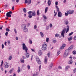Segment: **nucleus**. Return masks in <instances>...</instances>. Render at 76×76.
I'll return each mask as SVG.
<instances>
[{
	"mask_svg": "<svg viewBox=\"0 0 76 76\" xmlns=\"http://www.w3.org/2000/svg\"><path fill=\"white\" fill-rule=\"evenodd\" d=\"M23 50H25L26 51V57H27V58L29 57V53H27V52H28V48L27 47H26V45L25 43L23 44Z\"/></svg>",
	"mask_w": 76,
	"mask_h": 76,
	"instance_id": "f257e3e1",
	"label": "nucleus"
},
{
	"mask_svg": "<svg viewBox=\"0 0 76 76\" xmlns=\"http://www.w3.org/2000/svg\"><path fill=\"white\" fill-rule=\"evenodd\" d=\"M47 48V44H44L42 45V50H45Z\"/></svg>",
	"mask_w": 76,
	"mask_h": 76,
	"instance_id": "f03ea898",
	"label": "nucleus"
},
{
	"mask_svg": "<svg viewBox=\"0 0 76 76\" xmlns=\"http://www.w3.org/2000/svg\"><path fill=\"white\" fill-rule=\"evenodd\" d=\"M36 60L38 64H41V61L40 60V59L39 58V57L38 56L36 57Z\"/></svg>",
	"mask_w": 76,
	"mask_h": 76,
	"instance_id": "7ed1b4c3",
	"label": "nucleus"
},
{
	"mask_svg": "<svg viewBox=\"0 0 76 76\" xmlns=\"http://www.w3.org/2000/svg\"><path fill=\"white\" fill-rule=\"evenodd\" d=\"M66 31V28H64L62 31L61 35L62 37H63V38L64 37V34H65Z\"/></svg>",
	"mask_w": 76,
	"mask_h": 76,
	"instance_id": "20e7f679",
	"label": "nucleus"
},
{
	"mask_svg": "<svg viewBox=\"0 0 76 76\" xmlns=\"http://www.w3.org/2000/svg\"><path fill=\"white\" fill-rule=\"evenodd\" d=\"M10 65H9V64L7 63V62H5L4 64V67L5 69H7L9 67Z\"/></svg>",
	"mask_w": 76,
	"mask_h": 76,
	"instance_id": "39448f33",
	"label": "nucleus"
},
{
	"mask_svg": "<svg viewBox=\"0 0 76 76\" xmlns=\"http://www.w3.org/2000/svg\"><path fill=\"white\" fill-rule=\"evenodd\" d=\"M67 13H68L69 15H71L72 14H73L74 12V11L72 10H69L67 11H66Z\"/></svg>",
	"mask_w": 76,
	"mask_h": 76,
	"instance_id": "423d86ee",
	"label": "nucleus"
},
{
	"mask_svg": "<svg viewBox=\"0 0 76 76\" xmlns=\"http://www.w3.org/2000/svg\"><path fill=\"white\" fill-rule=\"evenodd\" d=\"M25 3H28V4H30L31 3V0H28V1L27 0H25Z\"/></svg>",
	"mask_w": 76,
	"mask_h": 76,
	"instance_id": "0eeeda50",
	"label": "nucleus"
},
{
	"mask_svg": "<svg viewBox=\"0 0 76 76\" xmlns=\"http://www.w3.org/2000/svg\"><path fill=\"white\" fill-rule=\"evenodd\" d=\"M58 17H59V18H61V16H62V13H61V12H58Z\"/></svg>",
	"mask_w": 76,
	"mask_h": 76,
	"instance_id": "6e6552de",
	"label": "nucleus"
},
{
	"mask_svg": "<svg viewBox=\"0 0 76 76\" xmlns=\"http://www.w3.org/2000/svg\"><path fill=\"white\" fill-rule=\"evenodd\" d=\"M38 54L39 56H42V52L41 51V50H39Z\"/></svg>",
	"mask_w": 76,
	"mask_h": 76,
	"instance_id": "1a4fd4ad",
	"label": "nucleus"
},
{
	"mask_svg": "<svg viewBox=\"0 0 76 76\" xmlns=\"http://www.w3.org/2000/svg\"><path fill=\"white\" fill-rule=\"evenodd\" d=\"M65 54H66L67 56H68L69 53V49L66 50L65 52Z\"/></svg>",
	"mask_w": 76,
	"mask_h": 76,
	"instance_id": "9d476101",
	"label": "nucleus"
},
{
	"mask_svg": "<svg viewBox=\"0 0 76 76\" xmlns=\"http://www.w3.org/2000/svg\"><path fill=\"white\" fill-rule=\"evenodd\" d=\"M48 60V58H47V57H45V60L44 61L45 62V64H47V60Z\"/></svg>",
	"mask_w": 76,
	"mask_h": 76,
	"instance_id": "9b49d317",
	"label": "nucleus"
},
{
	"mask_svg": "<svg viewBox=\"0 0 76 76\" xmlns=\"http://www.w3.org/2000/svg\"><path fill=\"white\" fill-rule=\"evenodd\" d=\"M32 16H35L36 15V13H35V11H33L31 12Z\"/></svg>",
	"mask_w": 76,
	"mask_h": 76,
	"instance_id": "f8f14e48",
	"label": "nucleus"
},
{
	"mask_svg": "<svg viewBox=\"0 0 76 76\" xmlns=\"http://www.w3.org/2000/svg\"><path fill=\"white\" fill-rule=\"evenodd\" d=\"M65 47H66V44H63L62 46L60 47V49L61 50H63V48H64Z\"/></svg>",
	"mask_w": 76,
	"mask_h": 76,
	"instance_id": "ddd939ff",
	"label": "nucleus"
},
{
	"mask_svg": "<svg viewBox=\"0 0 76 76\" xmlns=\"http://www.w3.org/2000/svg\"><path fill=\"white\" fill-rule=\"evenodd\" d=\"M66 27L67 28L66 33H67L69 31V26L68 25Z\"/></svg>",
	"mask_w": 76,
	"mask_h": 76,
	"instance_id": "4468645a",
	"label": "nucleus"
},
{
	"mask_svg": "<svg viewBox=\"0 0 76 76\" xmlns=\"http://www.w3.org/2000/svg\"><path fill=\"white\" fill-rule=\"evenodd\" d=\"M73 45H71L70 47L68 48L69 50H72V49H73Z\"/></svg>",
	"mask_w": 76,
	"mask_h": 76,
	"instance_id": "2eb2a0df",
	"label": "nucleus"
},
{
	"mask_svg": "<svg viewBox=\"0 0 76 76\" xmlns=\"http://www.w3.org/2000/svg\"><path fill=\"white\" fill-rule=\"evenodd\" d=\"M23 31L24 32H28V28H24V29L23 30Z\"/></svg>",
	"mask_w": 76,
	"mask_h": 76,
	"instance_id": "dca6fc26",
	"label": "nucleus"
},
{
	"mask_svg": "<svg viewBox=\"0 0 76 76\" xmlns=\"http://www.w3.org/2000/svg\"><path fill=\"white\" fill-rule=\"evenodd\" d=\"M20 61L22 63H25V61H24V59H22V58H21L20 59Z\"/></svg>",
	"mask_w": 76,
	"mask_h": 76,
	"instance_id": "f3484780",
	"label": "nucleus"
},
{
	"mask_svg": "<svg viewBox=\"0 0 76 76\" xmlns=\"http://www.w3.org/2000/svg\"><path fill=\"white\" fill-rule=\"evenodd\" d=\"M6 16L7 17H11V15L9 14V13L7 12L6 14Z\"/></svg>",
	"mask_w": 76,
	"mask_h": 76,
	"instance_id": "a211bd4d",
	"label": "nucleus"
},
{
	"mask_svg": "<svg viewBox=\"0 0 76 76\" xmlns=\"http://www.w3.org/2000/svg\"><path fill=\"white\" fill-rule=\"evenodd\" d=\"M14 70V68L11 69H10V72H9L10 73V74L12 73L13 72Z\"/></svg>",
	"mask_w": 76,
	"mask_h": 76,
	"instance_id": "6ab92c4d",
	"label": "nucleus"
},
{
	"mask_svg": "<svg viewBox=\"0 0 76 76\" xmlns=\"http://www.w3.org/2000/svg\"><path fill=\"white\" fill-rule=\"evenodd\" d=\"M73 39V37H70L68 38V40L69 41H71Z\"/></svg>",
	"mask_w": 76,
	"mask_h": 76,
	"instance_id": "aec40b11",
	"label": "nucleus"
},
{
	"mask_svg": "<svg viewBox=\"0 0 76 76\" xmlns=\"http://www.w3.org/2000/svg\"><path fill=\"white\" fill-rule=\"evenodd\" d=\"M51 1H48V4L49 6L51 5Z\"/></svg>",
	"mask_w": 76,
	"mask_h": 76,
	"instance_id": "412c9836",
	"label": "nucleus"
},
{
	"mask_svg": "<svg viewBox=\"0 0 76 76\" xmlns=\"http://www.w3.org/2000/svg\"><path fill=\"white\" fill-rule=\"evenodd\" d=\"M66 22L64 23L65 24V25H68L69 24V21H68V20H66Z\"/></svg>",
	"mask_w": 76,
	"mask_h": 76,
	"instance_id": "4be33fe9",
	"label": "nucleus"
},
{
	"mask_svg": "<svg viewBox=\"0 0 76 76\" xmlns=\"http://www.w3.org/2000/svg\"><path fill=\"white\" fill-rule=\"evenodd\" d=\"M48 7H46L45 10V13H46L47 11H48Z\"/></svg>",
	"mask_w": 76,
	"mask_h": 76,
	"instance_id": "5701e85b",
	"label": "nucleus"
},
{
	"mask_svg": "<svg viewBox=\"0 0 76 76\" xmlns=\"http://www.w3.org/2000/svg\"><path fill=\"white\" fill-rule=\"evenodd\" d=\"M52 67H53V64H51L49 67V69H51V68H52Z\"/></svg>",
	"mask_w": 76,
	"mask_h": 76,
	"instance_id": "b1692460",
	"label": "nucleus"
},
{
	"mask_svg": "<svg viewBox=\"0 0 76 76\" xmlns=\"http://www.w3.org/2000/svg\"><path fill=\"white\" fill-rule=\"evenodd\" d=\"M20 67H18V70L17 71L18 73H19L20 72Z\"/></svg>",
	"mask_w": 76,
	"mask_h": 76,
	"instance_id": "393cba45",
	"label": "nucleus"
},
{
	"mask_svg": "<svg viewBox=\"0 0 76 76\" xmlns=\"http://www.w3.org/2000/svg\"><path fill=\"white\" fill-rule=\"evenodd\" d=\"M72 63H73V61L72 60H70L69 62V64H72Z\"/></svg>",
	"mask_w": 76,
	"mask_h": 76,
	"instance_id": "a878e982",
	"label": "nucleus"
},
{
	"mask_svg": "<svg viewBox=\"0 0 76 76\" xmlns=\"http://www.w3.org/2000/svg\"><path fill=\"white\" fill-rule=\"evenodd\" d=\"M40 34L42 37H44V34L42 32H40Z\"/></svg>",
	"mask_w": 76,
	"mask_h": 76,
	"instance_id": "bb28decb",
	"label": "nucleus"
},
{
	"mask_svg": "<svg viewBox=\"0 0 76 76\" xmlns=\"http://www.w3.org/2000/svg\"><path fill=\"white\" fill-rule=\"evenodd\" d=\"M39 10H38L37 11V15H38V16H39Z\"/></svg>",
	"mask_w": 76,
	"mask_h": 76,
	"instance_id": "cd10ccee",
	"label": "nucleus"
},
{
	"mask_svg": "<svg viewBox=\"0 0 76 76\" xmlns=\"http://www.w3.org/2000/svg\"><path fill=\"white\" fill-rule=\"evenodd\" d=\"M46 41L47 42H48L49 41V38H47L46 39Z\"/></svg>",
	"mask_w": 76,
	"mask_h": 76,
	"instance_id": "c85d7f7f",
	"label": "nucleus"
},
{
	"mask_svg": "<svg viewBox=\"0 0 76 76\" xmlns=\"http://www.w3.org/2000/svg\"><path fill=\"white\" fill-rule=\"evenodd\" d=\"M12 58V57L11 56H9L8 60H11Z\"/></svg>",
	"mask_w": 76,
	"mask_h": 76,
	"instance_id": "c756f323",
	"label": "nucleus"
},
{
	"mask_svg": "<svg viewBox=\"0 0 76 76\" xmlns=\"http://www.w3.org/2000/svg\"><path fill=\"white\" fill-rule=\"evenodd\" d=\"M23 11L24 12V13H26V8H24L23 9Z\"/></svg>",
	"mask_w": 76,
	"mask_h": 76,
	"instance_id": "7c9ffc66",
	"label": "nucleus"
},
{
	"mask_svg": "<svg viewBox=\"0 0 76 76\" xmlns=\"http://www.w3.org/2000/svg\"><path fill=\"white\" fill-rule=\"evenodd\" d=\"M56 11L55 10H54V13H55V15H54V16H56V15H57V12H56Z\"/></svg>",
	"mask_w": 76,
	"mask_h": 76,
	"instance_id": "2f4dec72",
	"label": "nucleus"
},
{
	"mask_svg": "<svg viewBox=\"0 0 76 76\" xmlns=\"http://www.w3.org/2000/svg\"><path fill=\"white\" fill-rule=\"evenodd\" d=\"M59 34H55V37H59Z\"/></svg>",
	"mask_w": 76,
	"mask_h": 76,
	"instance_id": "473e14b6",
	"label": "nucleus"
},
{
	"mask_svg": "<svg viewBox=\"0 0 76 76\" xmlns=\"http://www.w3.org/2000/svg\"><path fill=\"white\" fill-rule=\"evenodd\" d=\"M66 56H67V55L64 53V54L63 56V57H66Z\"/></svg>",
	"mask_w": 76,
	"mask_h": 76,
	"instance_id": "72a5a7b5",
	"label": "nucleus"
},
{
	"mask_svg": "<svg viewBox=\"0 0 76 76\" xmlns=\"http://www.w3.org/2000/svg\"><path fill=\"white\" fill-rule=\"evenodd\" d=\"M60 50H59L58 52H57V56H59V54H60Z\"/></svg>",
	"mask_w": 76,
	"mask_h": 76,
	"instance_id": "f704fd0d",
	"label": "nucleus"
},
{
	"mask_svg": "<svg viewBox=\"0 0 76 76\" xmlns=\"http://www.w3.org/2000/svg\"><path fill=\"white\" fill-rule=\"evenodd\" d=\"M48 57H50V53H48Z\"/></svg>",
	"mask_w": 76,
	"mask_h": 76,
	"instance_id": "c9c22d12",
	"label": "nucleus"
},
{
	"mask_svg": "<svg viewBox=\"0 0 76 76\" xmlns=\"http://www.w3.org/2000/svg\"><path fill=\"white\" fill-rule=\"evenodd\" d=\"M73 34V32H72L71 33H70L69 34V36H70V35H72Z\"/></svg>",
	"mask_w": 76,
	"mask_h": 76,
	"instance_id": "e433bc0d",
	"label": "nucleus"
},
{
	"mask_svg": "<svg viewBox=\"0 0 76 76\" xmlns=\"http://www.w3.org/2000/svg\"><path fill=\"white\" fill-rule=\"evenodd\" d=\"M56 42H57V40H54L53 41V43H56Z\"/></svg>",
	"mask_w": 76,
	"mask_h": 76,
	"instance_id": "4c0bfd02",
	"label": "nucleus"
},
{
	"mask_svg": "<svg viewBox=\"0 0 76 76\" xmlns=\"http://www.w3.org/2000/svg\"><path fill=\"white\" fill-rule=\"evenodd\" d=\"M32 12L31 11H30L28 12V14L29 15H31V14L32 13Z\"/></svg>",
	"mask_w": 76,
	"mask_h": 76,
	"instance_id": "58836bf2",
	"label": "nucleus"
},
{
	"mask_svg": "<svg viewBox=\"0 0 76 76\" xmlns=\"http://www.w3.org/2000/svg\"><path fill=\"white\" fill-rule=\"evenodd\" d=\"M27 68H28V70H29V69H30V66H29V65H27Z\"/></svg>",
	"mask_w": 76,
	"mask_h": 76,
	"instance_id": "ea45409f",
	"label": "nucleus"
},
{
	"mask_svg": "<svg viewBox=\"0 0 76 76\" xmlns=\"http://www.w3.org/2000/svg\"><path fill=\"white\" fill-rule=\"evenodd\" d=\"M70 68V66H66V69H69Z\"/></svg>",
	"mask_w": 76,
	"mask_h": 76,
	"instance_id": "a19ab883",
	"label": "nucleus"
},
{
	"mask_svg": "<svg viewBox=\"0 0 76 76\" xmlns=\"http://www.w3.org/2000/svg\"><path fill=\"white\" fill-rule=\"evenodd\" d=\"M72 53L73 54H76V51L74 50L73 51Z\"/></svg>",
	"mask_w": 76,
	"mask_h": 76,
	"instance_id": "79ce46f5",
	"label": "nucleus"
},
{
	"mask_svg": "<svg viewBox=\"0 0 76 76\" xmlns=\"http://www.w3.org/2000/svg\"><path fill=\"white\" fill-rule=\"evenodd\" d=\"M29 42L30 44H32V40H31L30 39L29 40Z\"/></svg>",
	"mask_w": 76,
	"mask_h": 76,
	"instance_id": "37998d69",
	"label": "nucleus"
},
{
	"mask_svg": "<svg viewBox=\"0 0 76 76\" xmlns=\"http://www.w3.org/2000/svg\"><path fill=\"white\" fill-rule=\"evenodd\" d=\"M6 31H7L8 32H9L10 31V29L8 28H7L6 29Z\"/></svg>",
	"mask_w": 76,
	"mask_h": 76,
	"instance_id": "c03bdc74",
	"label": "nucleus"
},
{
	"mask_svg": "<svg viewBox=\"0 0 76 76\" xmlns=\"http://www.w3.org/2000/svg\"><path fill=\"white\" fill-rule=\"evenodd\" d=\"M65 15L66 16H68V15H69V14L67 13L66 12H65Z\"/></svg>",
	"mask_w": 76,
	"mask_h": 76,
	"instance_id": "a18cd8bd",
	"label": "nucleus"
},
{
	"mask_svg": "<svg viewBox=\"0 0 76 76\" xmlns=\"http://www.w3.org/2000/svg\"><path fill=\"white\" fill-rule=\"evenodd\" d=\"M37 26L36 25H35L34 26V29H37Z\"/></svg>",
	"mask_w": 76,
	"mask_h": 76,
	"instance_id": "49530a36",
	"label": "nucleus"
},
{
	"mask_svg": "<svg viewBox=\"0 0 76 76\" xmlns=\"http://www.w3.org/2000/svg\"><path fill=\"white\" fill-rule=\"evenodd\" d=\"M76 68H75L73 70V73H75L76 72Z\"/></svg>",
	"mask_w": 76,
	"mask_h": 76,
	"instance_id": "de8ad7c7",
	"label": "nucleus"
},
{
	"mask_svg": "<svg viewBox=\"0 0 76 76\" xmlns=\"http://www.w3.org/2000/svg\"><path fill=\"white\" fill-rule=\"evenodd\" d=\"M43 18L44 19H46V20L47 19V17L44 15L43 16Z\"/></svg>",
	"mask_w": 76,
	"mask_h": 76,
	"instance_id": "09e8293b",
	"label": "nucleus"
},
{
	"mask_svg": "<svg viewBox=\"0 0 76 76\" xmlns=\"http://www.w3.org/2000/svg\"><path fill=\"white\" fill-rule=\"evenodd\" d=\"M31 50L32 51H33V52H35V50H34V49H31Z\"/></svg>",
	"mask_w": 76,
	"mask_h": 76,
	"instance_id": "8fccbe9b",
	"label": "nucleus"
},
{
	"mask_svg": "<svg viewBox=\"0 0 76 76\" xmlns=\"http://www.w3.org/2000/svg\"><path fill=\"white\" fill-rule=\"evenodd\" d=\"M41 65H40L39 67V71H40V70H41Z\"/></svg>",
	"mask_w": 76,
	"mask_h": 76,
	"instance_id": "3c124183",
	"label": "nucleus"
},
{
	"mask_svg": "<svg viewBox=\"0 0 76 76\" xmlns=\"http://www.w3.org/2000/svg\"><path fill=\"white\" fill-rule=\"evenodd\" d=\"M55 5H56V6H57V5H58V2L57 1L56 2Z\"/></svg>",
	"mask_w": 76,
	"mask_h": 76,
	"instance_id": "603ef678",
	"label": "nucleus"
},
{
	"mask_svg": "<svg viewBox=\"0 0 76 76\" xmlns=\"http://www.w3.org/2000/svg\"><path fill=\"white\" fill-rule=\"evenodd\" d=\"M2 28H3V26H0V29H2Z\"/></svg>",
	"mask_w": 76,
	"mask_h": 76,
	"instance_id": "864d4df0",
	"label": "nucleus"
},
{
	"mask_svg": "<svg viewBox=\"0 0 76 76\" xmlns=\"http://www.w3.org/2000/svg\"><path fill=\"white\" fill-rule=\"evenodd\" d=\"M8 34V32H6L5 33V35L6 36H7V34Z\"/></svg>",
	"mask_w": 76,
	"mask_h": 76,
	"instance_id": "5fc2aeb1",
	"label": "nucleus"
},
{
	"mask_svg": "<svg viewBox=\"0 0 76 76\" xmlns=\"http://www.w3.org/2000/svg\"><path fill=\"white\" fill-rule=\"evenodd\" d=\"M49 26L50 28H51V27H52V26H53V25H52V24L50 23V24Z\"/></svg>",
	"mask_w": 76,
	"mask_h": 76,
	"instance_id": "6e6d98bb",
	"label": "nucleus"
},
{
	"mask_svg": "<svg viewBox=\"0 0 76 76\" xmlns=\"http://www.w3.org/2000/svg\"><path fill=\"white\" fill-rule=\"evenodd\" d=\"M23 58V59H26V57H25V56H23L22 57Z\"/></svg>",
	"mask_w": 76,
	"mask_h": 76,
	"instance_id": "4d7b16f0",
	"label": "nucleus"
},
{
	"mask_svg": "<svg viewBox=\"0 0 76 76\" xmlns=\"http://www.w3.org/2000/svg\"><path fill=\"white\" fill-rule=\"evenodd\" d=\"M28 17H29V18H31L32 16V15H29L28 16Z\"/></svg>",
	"mask_w": 76,
	"mask_h": 76,
	"instance_id": "13d9d810",
	"label": "nucleus"
},
{
	"mask_svg": "<svg viewBox=\"0 0 76 76\" xmlns=\"http://www.w3.org/2000/svg\"><path fill=\"white\" fill-rule=\"evenodd\" d=\"M14 31L15 33V34H17V31H16V29H14Z\"/></svg>",
	"mask_w": 76,
	"mask_h": 76,
	"instance_id": "bf43d9fd",
	"label": "nucleus"
},
{
	"mask_svg": "<svg viewBox=\"0 0 76 76\" xmlns=\"http://www.w3.org/2000/svg\"><path fill=\"white\" fill-rule=\"evenodd\" d=\"M58 68L60 69H62V67L60 66L58 67Z\"/></svg>",
	"mask_w": 76,
	"mask_h": 76,
	"instance_id": "052dcab7",
	"label": "nucleus"
},
{
	"mask_svg": "<svg viewBox=\"0 0 76 76\" xmlns=\"http://www.w3.org/2000/svg\"><path fill=\"white\" fill-rule=\"evenodd\" d=\"M4 48V45L3 44H2V48L3 49Z\"/></svg>",
	"mask_w": 76,
	"mask_h": 76,
	"instance_id": "680f3d73",
	"label": "nucleus"
},
{
	"mask_svg": "<svg viewBox=\"0 0 76 76\" xmlns=\"http://www.w3.org/2000/svg\"><path fill=\"white\" fill-rule=\"evenodd\" d=\"M9 14H12V11H10L8 12Z\"/></svg>",
	"mask_w": 76,
	"mask_h": 76,
	"instance_id": "e2e57ef3",
	"label": "nucleus"
},
{
	"mask_svg": "<svg viewBox=\"0 0 76 76\" xmlns=\"http://www.w3.org/2000/svg\"><path fill=\"white\" fill-rule=\"evenodd\" d=\"M74 40H76V36L74 37Z\"/></svg>",
	"mask_w": 76,
	"mask_h": 76,
	"instance_id": "0e129e2a",
	"label": "nucleus"
},
{
	"mask_svg": "<svg viewBox=\"0 0 76 76\" xmlns=\"http://www.w3.org/2000/svg\"><path fill=\"white\" fill-rule=\"evenodd\" d=\"M10 41L9 40L8 41V44L9 45L10 44Z\"/></svg>",
	"mask_w": 76,
	"mask_h": 76,
	"instance_id": "69168bd1",
	"label": "nucleus"
},
{
	"mask_svg": "<svg viewBox=\"0 0 76 76\" xmlns=\"http://www.w3.org/2000/svg\"><path fill=\"white\" fill-rule=\"evenodd\" d=\"M23 26H24V28H25L26 27V25L25 24L23 25Z\"/></svg>",
	"mask_w": 76,
	"mask_h": 76,
	"instance_id": "338daca9",
	"label": "nucleus"
},
{
	"mask_svg": "<svg viewBox=\"0 0 76 76\" xmlns=\"http://www.w3.org/2000/svg\"><path fill=\"white\" fill-rule=\"evenodd\" d=\"M12 10H14V6H13L12 8Z\"/></svg>",
	"mask_w": 76,
	"mask_h": 76,
	"instance_id": "774afa93",
	"label": "nucleus"
}]
</instances>
